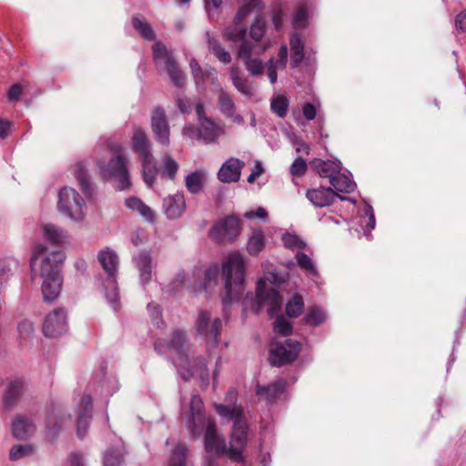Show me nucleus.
Here are the masks:
<instances>
[{
  "instance_id": "nucleus-64",
  "label": "nucleus",
  "mask_w": 466,
  "mask_h": 466,
  "mask_svg": "<svg viewBox=\"0 0 466 466\" xmlns=\"http://www.w3.org/2000/svg\"><path fill=\"white\" fill-rule=\"evenodd\" d=\"M282 17L283 12L280 8H277L274 10L272 15V22L275 25V28L279 30L282 26Z\"/></svg>"
},
{
  "instance_id": "nucleus-19",
  "label": "nucleus",
  "mask_w": 466,
  "mask_h": 466,
  "mask_svg": "<svg viewBox=\"0 0 466 466\" xmlns=\"http://www.w3.org/2000/svg\"><path fill=\"white\" fill-rule=\"evenodd\" d=\"M338 194L331 187H319L307 191V198L316 207L323 208L333 203Z\"/></svg>"
},
{
  "instance_id": "nucleus-7",
  "label": "nucleus",
  "mask_w": 466,
  "mask_h": 466,
  "mask_svg": "<svg viewBox=\"0 0 466 466\" xmlns=\"http://www.w3.org/2000/svg\"><path fill=\"white\" fill-rule=\"evenodd\" d=\"M57 207L60 212L75 221H81L85 217V201L78 192L72 187L61 189Z\"/></svg>"
},
{
  "instance_id": "nucleus-38",
  "label": "nucleus",
  "mask_w": 466,
  "mask_h": 466,
  "mask_svg": "<svg viewBox=\"0 0 466 466\" xmlns=\"http://www.w3.org/2000/svg\"><path fill=\"white\" fill-rule=\"evenodd\" d=\"M230 78L234 86L242 94L249 96L252 94V87L246 78L240 76V73L238 67H232L230 69Z\"/></svg>"
},
{
  "instance_id": "nucleus-43",
  "label": "nucleus",
  "mask_w": 466,
  "mask_h": 466,
  "mask_svg": "<svg viewBox=\"0 0 466 466\" xmlns=\"http://www.w3.org/2000/svg\"><path fill=\"white\" fill-rule=\"evenodd\" d=\"M218 106L219 110L222 112V114L226 116H233V111H236V106L233 102V99L224 90H220L219 92Z\"/></svg>"
},
{
  "instance_id": "nucleus-35",
  "label": "nucleus",
  "mask_w": 466,
  "mask_h": 466,
  "mask_svg": "<svg viewBox=\"0 0 466 466\" xmlns=\"http://www.w3.org/2000/svg\"><path fill=\"white\" fill-rule=\"evenodd\" d=\"M265 247L264 234L260 229H254L248 238L247 250L251 256H257Z\"/></svg>"
},
{
  "instance_id": "nucleus-44",
  "label": "nucleus",
  "mask_w": 466,
  "mask_h": 466,
  "mask_svg": "<svg viewBox=\"0 0 466 466\" xmlns=\"http://www.w3.org/2000/svg\"><path fill=\"white\" fill-rule=\"evenodd\" d=\"M324 311L317 306L310 307L305 315V323L311 326H318L325 320Z\"/></svg>"
},
{
  "instance_id": "nucleus-30",
  "label": "nucleus",
  "mask_w": 466,
  "mask_h": 466,
  "mask_svg": "<svg viewBox=\"0 0 466 466\" xmlns=\"http://www.w3.org/2000/svg\"><path fill=\"white\" fill-rule=\"evenodd\" d=\"M24 390V381L21 379H15L11 380L8 383V386L5 390L4 402L6 407L13 406L20 394Z\"/></svg>"
},
{
  "instance_id": "nucleus-48",
  "label": "nucleus",
  "mask_w": 466,
  "mask_h": 466,
  "mask_svg": "<svg viewBox=\"0 0 466 466\" xmlns=\"http://www.w3.org/2000/svg\"><path fill=\"white\" fill-rule=\"evenodd\" d=\"M75 175L83 191L87 192L89 188V176L86 165L83 162L76 163L75 166Z\"/></svg>"
},
{
  "instance_id": "nucleus-26",
  "label": "nucleus",
  "mask_w": 466,
  "mask_h": 466,
  "mask_svg": "<svg viewBox=\"0 0 466 466\" xmlns=\"http://www.w3.org/2000/svg\"><path fill=\"white\" fill-rule=\"evenodd\" d=\"M311 167L322 177H329V180L336 173L340 171V162L338 161H324L319 158H315L311 161Z\"/></svg>"
},
{
  "instance_id": "nucleus-11",
  "label": "nucleus",
  "mask_w": 466,
  "mask_h": 466,
  "mask_svg": "<svg viewBox=\"0 0 466 466\" xmlns=\"http://www.w3.org/2000/svg\"><path fill=\"white\" fill-rule=\"evenodd\" d=\"M266 50V47L261 48L258 45L252 44L248 41L241 43L238 50V57L244 60L246 69L252 76H261L264 72V65L259 58H252V55H260Z\"/></svg>"
},
{
  "instance_id": "nucleus-46",
  "label": "nucleus",
  "mask_w": 466,
  "mask_h": 466,
  "mask_svg": "<svg viewBox=\"0 0 466 466\" xmlns=\"http://www.w3.org/2000/svg\"><path fill=\"white\" fill-rule=\"evenodd\" d=\"M296 259L299 267L308 274L312 276H316L318 274L313 260L307 254L299 251L296 254Z\"/></svg>"
},
{
  "instance_id": "nucleus-55",
  "label": "nucleus",
  "mask_w": 466,
  "mask_h": 466,
  "mask_svg": "<svg viewBox=\"0 0 466 466\" xmlns=\"http://www.w3.org/2000/svg\"><path fill=\"white\" fill-rule=\"evenodd\" d=\"M246 29L238 27H227L224 31V37L229 41L239 42L245 41Z\"/></svg>"
},
{
  "instance_id": "nucleus-10",
  "label": "nucleus",
  "mask_w": 466,
  "mask_h": 466,
  "mask_svg": "<svg viewBox=\"0 0 466 466\" xmlns=\"http://www.w3.org/2000/svg\"><path fill=\"white\" fill-rule=\"evenodd\" d=\"M300 352V343L287 339L285 343H275L270 350V362L281 366L295 360Z\"/></svg>"
},
{
  "instance_id": "nucleus-58",
  "label": "nucleus",
  "mask_w": 466,
  "mask_h": 466,
  "mask_svg": "<svg viewBox=\"0 0 466 466\" xmlns=\"http://www.w3.org/2000/svg\"><path fill=\"white\" fill-rule=\"evenodd\" d=\"M307 170V163L302 157H298L290 167V174L292 176L300 177L305 174Z\"/></svg>"
},
{
  "instance_id": "nucleus-25",
  "label": "nucleus",
  "mask_w": 466,
  "mask_h": 466,
  "mask_svg": "<svg viewBox=\"0 0 466 466\" xmlns=\"http://www.w3.org/2000/svg\"><path fill=\"white\" fill-rule=\"evenodd\" d=\"M278 60L275 61L273 58L269 59L267 64V75L271 84L277 81V69L285 68L288 62V47L282 46L278 54Z\"/></svg>"
},
{
  "instance_id": "nucleus-14",
  "label": "nucleus",
  "mask_w": 466,
  "mask_h": 466,
  "mask_svg": "<svg viewBox=\"0 0 466 466\" xmlns=\"http://www.w3.org/2000/svg\"><path fill=\"white\" fill-rule=\"evenodd\" d=\"M151 128L157 142L164 147L169 146V126L163 108L157 107L153 110L151 116Z\"/></svg>"
},
{
  "instance_id": "nucleus-54",
  "label": "nucleus",
  "mask_w": 466,
  "mask_h": 466,
  "mask_svg": "<svg viewBox=\"0 0 466 466\" xmlns=\"http://www.w3.org/2000/svg\"><path fill=\"white\" fill-rule=\"evenodd\" d=\"M274 331L283 336H288L292 331L291 323L283 316H279L274 322Z\"/></svg>"
},
{
  "instance_id": "nucleus-28",
  "label": "nucleus",
  "mask_w": 466,
  "mask_h": 466,
  "mask_svg": "<svg viewBox=\"0 0 466 466\" xmlns=\"http://www.w3.org/2000/svg\"><path fill=\"white\" fill-rule=\"evenodd\" d=\"M98 261L100 262L104 270L110 276L114 277L117 265L118 258L117 255L110 249L101 250L98 254Z\"/></svg>"
},
{
  "instance_id": "nucleus-18",
  "label": "nucleus",
  "mask_w": 466,
  "mask_h": 466,
  "mask_svg": "<svg viewBox=\"0 0 466 466\" xmlns=\"http://www.w3.org/2000/svg\"><path fill=\"white\" fill-rule=\"evenodd\" d=\"M245 163L238 158L227 160L218 172V178L223 183L237 182L240 178Z\"/></svg>"
},
{
  "instance_id": "nucleus-4",
  "label": "nucleus",
  "mask_w": 466,
  "mask_h": 466,
  "mask_svg": "<svg viewBox=\"0 0 466 466\" xmlns=\"http://www.w3.org/2000/svg\"><path fill=\"white\" fill-rule=\"evenodd\" d=\"M108 152L110 154L108 163L102 159L96 162L101 176L106 179H116L119 190L128 188L131 185L127 170L128 158L124 153L123 147L119 144H111L108 147Z\"/></svg>"
},
{
  "instance_id": "nucleus-49",
  "label": "nucleus",
  "mask_w": 466,
  "mask_h": 466,
  "mask_svg": "<svg viewBox=\"0 0 466 466\" xmlns=\"http://www.w3.org/2000/svg\"><path fill=\"white\" fill-rule=\"evenodd\" d=\"M222 4L223 0H204L205 10L210 20L218 19Z\"/></svg>"
},
{
  "instance_id": "nucleus-6",
  "label": "nucleus",
  "mask_w": 466,
  "mask_h": 466,
  "mask_svg": "<svg viewBox=\"0 0 466 466\" xmlns=\"http://www.w3.org/2000/svg\"><path fill=\"white\" fill-rule=\"evenodd\" d=\"M152 49L156 66L167 71L174 85L179 87L183 86L185 84V76L178 68L177 62L167 47L160 42H157L154 44Z\"/></svg>"
},
{
  "instance_id": "nucleus-42",
  "label": "nucleus",
  "mask_w": 466,
  "mask_h": 466,
  "mask_svg": "<svg viewBox=\"0 0 466 466\" xmlns=\"http://www.w3.org/2000/svg\"><path fill=\"white\" fill-rule=\"evenodd\" d=\"M304 309V300L301 295L296 294L288 301L286 305V313L289 318L299 317Z\"/></svg>"
},
{
  "instance_id": "nucleus-59",
  "label": "nucleus",
  "mask_w": 466,
  "mask_h": 466,
  "mask_svg": "<svg viewBox=\"0 0 466 466\" xmlns=\"http://www.w3.org/2000/svg\"><path fill=\"white\" fill-rule=\"evenodd\" d=\"M17 329L21 338H28L34 331V326L31 321L25 319L18 324Z\"/></svg>"
},
{
  "instance_id": "nucleus-61",
  "label": "nucleus",
  "mask_w": 466,
  "mask_h": 466,
  "mask_svg": "<svg viewBox=\"0 0 466 466\" xmlns=\"http://www.w3.org/2000/svg\"><path fill=\"white\" fill-rule=\"evenodd\" d=\"M455 26L458 31L466 32V9L456 15Z\"/></svg>"
},
{
  "instance_id": "nucleus-24",
  "label": "nucleus",
  "mask_w": 466,
  "mask_h": 466,
  "mask_svg": "<svg viewBox=\"0 0 466 466\" xmlns=\"http://www.w3.org/2000/svg\"><path fill=\"white\" fill-rule=\"evenodd\" d=\"M11 431L16 439H25L35 432V426L27 417L17 416L12 422Z\"/></svg>"
},
{
  "instance_id": "nucleus-37",
  "label": "nucleus",
  "mask_w": 466,
  "mask_h": 466,
  "mask_svg": "<svg viewBox=\"0 0 466 466\" xmlns=\"http://www.w3.org/2000/svg\"><path fill=\"white\" fill-rule=\"evenodd\" d=\"M18 268L17 260L8 258L0 260V288H2Z\"/></svg>"
},
{
  "instance_id": "nucleus-9",
  "label": "nucleus",
  "mask_w": 466,
  "mask_h": 466,
  "mask_svg": "<svg viewBox=\"0 0 466 466\" xmlns=\"http://www.w3.org/2000/svg\"><path fill=\"white\" fill-rule=\"evenodd\" d=\"M267 284L264 279H259L257 285V309L258 312L264 306H268V313L269 316H274L281 308L282 298L279 291L275 289H267Z\"/></svg>"
},
{
  "instance_id": "nucleus-31",
  "label": "nucleus",
  "mask_w": 466,
  "mask_h": 466,
  "mask_svg": "<svg viewBox=\"0 0 466 466\" xmlns=\"http://www.w3.org/2000/svg\"><path fill=\"white\" fill-rule=\"evenodd\" d=\"M332 189L341 193H351L356 187V184L346 175L336 173L329 180Z\"/></svg>"
},
{
  "instance_id": "nucleus-51",
  "label": "nucleus",
  "mask_w": 466,
  "mask_h": 466,
  "mask_svg": "<svg viewBox=\"0 0 466 466\" xmlns=\"http://www.w3.org/2000/svg\"><path fill=\"white\" fill-rule=\"evenodd\" d=\"M186 458V446L182 444L177 445L172 453L170 466H185Z\"/></svg>"
},
{
  "instance_id": "nucleus-5",
  "label": "nucleus",
  "mask_w": 466,
  "mask_h": 466,
  "mask_svg": "<svg viewBox=\"0 0 466 466\" xmlns=\"http://www.w3.org/2000/svg\"><path fill=\"white\" fill-rule=\"evenodd\" d=\"M132 148L142 160L143 178L145 183L151 187L155 182L158 169L151 153L150 142L147 136L140 127H137L132 136Z\"/></svg>"
},
{
  "instance_id": "nucleus-53",
  "label": "nucleus",
  "mask_w": 466,
  "mask_h": 466,
  "mask_svg": "<svg viewBox=\"0 0 466 466\" xmlns=\"http://www.w3.org/2000/svg\"><path fill=\"white\" fill-rule=\"evenodd\" d=\"M282 241L284 246L289 249H303L306 247V243L299 237L294 234H285L282 238Z\"/></svg>"
},
{
  "instance_id": "nucleus-60",
  "label": "nucleus",
  "mask_w": 466,
  "mask_h": 466,
  "mask_svg": "<svg viewBox=\"0 0 466 466\" xmlns=\"http://www.w3.org/2000/svg\"><path fill=\"white\" fill-rule=\"evenodd\" d=\"M22 93H23V88L20 85H18V84L13 85L10 87L8 94H7L9 101H12V102L18 101L22 96Z\"/></svg>"
},
{
  "instance_id": "nucleus-20",
  "label": "nucleus",
  "mask_w": 466,
  "mask_h": 466,
  "mask_svg": "<svg viewBox=\"0 0 466 466\" xmlns=\"http://www.w3.org/2000/svg\"><path fill=\"white\" fill-rule=\"evenodd\" d=\"M92 414V400L89 396L81 399L78 405V417L76 422V431L80 438H83L86 432L89 420Z\"/></svg>"
},
{
  "instance_id": "nucleus-13",
  "label": "nucleus",
  "mask_w": 466,
  "mask_h": 466,
  "mask_svg": "<svg viewBox=\"0 0 466 466\" xmlns=\"http://www.w3.org/2000/svg\"><path fill=\"white\" fill-rule=\"evenodd\" d=\"M205 429V449L207 451L215 455H228V447H227L225 440L218 434L216 424L212 419H208L204 426Z\"/></svg>"
},
{
  "instance_id": "nucleus-39",
  "label": "nucleus",
  "mask_w": 466,
  "mask_h": 466,
  "mask_svg": "<svg viewBox=\"0 0 466 466\" xmlns=\"http://www.w3.org/2000/svg\"><path fill=\"white\" fill-rule=\"evenodd\" d=\"M309 17V7L307 4L301 3L298 5L293 15V25L295 28L303 29L308 25Z\"/></svg>"
},
{
  "instance_id": "nucleus-62",
  "label": "nucleus",
  "mask_w": 466,
  "mask_h": 466,
  "mask_svg": "<svg viewBox=\"0 0 466 466\" xmlns=\"http://www.w3.org/2000/svg\"><path fill=\"white\" fill-rule=\"evenodd\" d=\"M303 115L308 120H313L317 116V110L311 103H306L302 107Z\"/></svg>"
},
{
  "instance_id": "nucleus-16",
  "label": "nucleus",
  "mask_w": 466,
  "mask_h": 466,
  "mask_svg": "<svg viewBox=\"0 0 466 466\" xmlns=\"http://www.w3.org/2000/svg\"><path fill=\"white\" fill-rule=\"evenodd\" d=\"M191 417L189 419V428L195 436L199 435L204 430V426L209 418H206L203 413V401L198 395H193L190 400Z\"/></svg>"
},
{
  "instance_id": "nucleus-3",
  "label": "nucleus",
  "mask_w": 466,
  "mask_h": 466,
  "mask_svg": "<svg viewBox=\"0 0 466 466\" xmlns=\"http://www.w3.org/2000/svg\"><path fill=\"white\" fill-rule=\"evenodd\" d=\"M222 278L225 281V305L240 299L244 290L245 262L241 254L230 253L222 265Z\"/></svg>"
},
{
  "instance_id": "nucleus-40",
  "label": "nucleus",
  "mask_w": 466,
  "mask_h": 466,
  "mask_svg": "<svg viewBox=\"0 0 466 466\" xmlns=\"http://www.w3.org/2000/svg\"><path fill=\"white\" fill-rule=\"evenodd\" d=\"M177 162L168 154L162 157V168L160 174L162 177H167L170 180H174L178 170Z\"/></svg>"
},
{
  "instance_id": "nucleus-32",
  "label": "nucleus",
  "mask_w": 466,
  "mask_h": 466,
  "mask_svg": "<svg viewBox=\"0 0 466 466\" xmlns=\"http://www.w3.org/2000/svg\"><path fill=\"white\" fill-rule=\"evenodd\" d=\"M43 233L45 238L53 244H63L68 238L67 232L53 224H46L43 226Z\"/></svg>"
},
{
  "instance_id": "nucleus-52",
  "label": "nucleus",
  "mask_w": 466,
  "mask_h": 466,
  "mask_svg": "<svg viewBox=\"0 0 466 466\" xmlns=\"http://www.w3.org/2000/svg\"><path fill=\"white\" fill-rule=\"evenodd\" d=\"M289 102L288 99L283 96L274 97L271 101V109L279 116L283 117L287 114Z\"/></svg>"
},
{
  "instance_id": "nucleus-29",
  "label": "nucleus",
  "mask_w": 466,
  "mask_h": 466,
  "mask_svg": "<svg viewBox=\"0 0 466 466\" xmlns=\"http://www.w3.org/2000/svg\"><path fill=\"white\" fill-rule=\"evenodd\" d=\"M291 49V66H299L304 59V43L299 34H293L289 40Z\"/></svg>"
},
{
  "instance_id": "nucleus-57",
  "label": "nucleus",
  "mask_w": 466,
  "mask_h": 466,
  "mask_svg": "<svg viewBox=\"0 0 466 466\" xmlns=\"http://www.w3.org/2000/svg\"><path fill=\"white\" fill-rule=\"evenodd\" d=\"M123 461V456L118 451H107L104 459V466H119Z\"/></svg>"
},
{
  "instance_id": "nucleus-27",
  "label": "nucleus",
  "mask_w": 466,
  "mask_h": 466,
  "mask_svg": "<svg viewBox=\"0 0 466 466\" xmlns=\"http://www.w3.org/2000/svg\"><path fill=\"white\" fill-rule=\"evenodd\" d=\"M286 382L283 380H276L274 383L266 387L258 385L257 395L271 401L284 392Z\"/></svg>"
},
{
  "instance_id": "nucleus-56",
  "label": "nucleus",
  "mask_w": 466,
  "mask_h": 466,
  "mask_svg": "<svg viewBox=\"0 0 466 466\" xmlns=\"http://www.w3.org/2000/svg\"><path fill=\"white\" fill-rule=\"evenodd\" d=\"M243 5L239 7L238 10L235 17H234V24L236 25H240L244 19L249 15L251 8L255 6L254 3L250 2H242Z\"/></svg>"
},
{
  "instance_id": "nucleus-33",
  "label": "nucleus",
  "mask_w": 466,
  "mask_h": 466,
  "mask_svg": "<svg viewBox=\"0 0 466 466\" xmlns=\"http://www.w3.org/2000/svg\"><path fill=\"white\" fill-rule=\"evenodd\" d=\"M208 49L222 63L228 64L231 61L230 54L226 51L219 42L209 32L206 33Z\"/></svg>"
},
{
  "instance_id": "nucleus-12",
  "label": "nucleus",
  "mask_w": 466,
  "mask_h": 466,
  "mask_svg": "<svg viewBox=\"0 0 466 466\" xmlns=\"http://www.w3.org/2000/svg\"><path fill=\"white\" fill-rule=\"evenodd\" d=\"M66 329V313L63 309H56L46 316L43 325L45 336L56 338L64 334Z\"/></svg>"
},
{
  "instance_id": "nucleus-47",
  "label": "nucleus",
  "mask_w": 466,
  "mask_h": 466,
  "mask_svg": "<svg viewBox=\"0 0 466 466\" xmlns=\"http://www.w3.org/2000/svg\"><path fill=\"white\" fill-rule=\"evenodd\" d=\"M219 268L217 264L210 265L205 270L204 289L208 290L218 284Z\"/></svg>"
},
{
  "instance_id": "nucleus-23",
  "label": "nucleus",
  "mask_w": 466,
  "mask_h": 466,
  "mask_svg": "<svg viewBox=\"0 0 466 466\" xmlns=\"http://www.w3.org/2000/svg\"><path fill=\"white\" fill-rule=\"evenodd\" d=\"M133 260L139 272L140 282L142 284L148 283L152 277V258L150 255L140 252Z\"/></svg>"
},
{
  "instance_id": "nucleus-17",
  "label": "nucleus",
  "mask_w": 466,
  "mask_h": 466,
  "mask_svg": "<svg viewBox=\"0 0 466 466\" xmlns=\"http://www.w3.org/2000/svg\"><path fill=\"white\" fill-rule=\"evenodd\" d=\"M185 342H186V338H185L184 333L179 330H176L173 332L171 340L168 343H162L160 340H157L155 343V348L160 353H164L168 350H173L176 354L178 355L177 360H176L177 365L183 367L184 366V360H183L184 349H183V347H184Z\"/></svg>"
},
{
  "instance_id": "nucleus-1",
  "label": "nucleus",
  "mask_w": 466,
  "mask_h": 466,
  "mask_svg": "<svg viewBox=\"0 0 466 466\" xmlns=\"http://www.w3.org/2000/svg\"><path fill=\"white\" fill-rule=\"evenodd\" d=\"M65 259L66 255L61 250L47 253L46 247L41 244L34 248L31 258L32 278L39 277L43 279L42 293L46 301L52 302L60 293V268Z\"/></svg>"
},
{
  "instance_id": "nucleus-22",
  "label": "nucleus",
  "mask_w": 466,
  "mask_h": 466,
  "mask_svg": "<svg viewBox=\"0 0 466 466\" xmlns=\"http://www.w3.org/2000/svg\"><path fill=\"white\" fill-rule=\"evenodd\" d=\"M165 212L169 218H179L185 210L186 202L184 195L177 193L167 198L164 201Z\"/></svg>"
},
{
  "instance_id": "nucleus-63",
  "label": "nucleus",
  "mask_w": 466,
  "mask_h": 466,
  "mask_svg": "<svg viewBox=\"0 0 466 466\" xmlns=\"http://www.w3.org/2000/svg\"><path fill=\"white\" fill-rule=\"evenodd\" d=\"M245 218L252 219L254 218H258L261 219H265L268 217V212L263 208H258L256 211H248L244 215Z\"/></svg>"
},
{
  "instance_id": "nucleus-2",
  "label": "nucleus",
  "mask_w": 466,
  "mask_h": 466,
  "mask_svg": "<svg viewBox=\"0 0 466 466\" xmlns=\"http://www.w3.org/2000/svg\"><path fill=\"white\" fill-rule=\"evenodd\" d=\"M215 409L220 416L234 421L229 438L228 456L232 461H242L244 459L243 452L248 441V429L242 407L216 404Z\"/></svg>"
},
{
  "instance_id": "nucleus-15",
  "label": "nucleus",
  "mask_w": 466,
  "mask_h": 466,
  "mask_svg": "<svg viewBox=\"0 0 466 466\" xmlns=\"http://www.w3.org/2000/svg\"><path fill=\"white\" fill-rule=\"evenodd\" d=\"M197 330L199 334L208 339H212L215 345L218 344V338L220 334L222 322L220 319L216 318L211 321L210 313L201 311L196 323Z\"/></svg>"
},
{
  "instance_id": "nucleus-41",
  "label": "nucleus",
  "mask_w": 466,
  "mask_h": 466,
  "mask_svg": "<svg viewBox=\"0 0 466 466\" xmlns=\"http://www.w3.org/2000/svg\"><path fill=\"white\" fill-rule=\"evenodd\" d=\"M131 22L133 27L140 34L144 39L151 41L155 38V33L150 25L146 20L137 16H134Z\"/></svg>"
},
{
  "instance_id": "nucleus-36",
  "label": "nucleus",
  "mask_w": 466,
  "mask_h": 466,
  "mask_svg": "<svg viewBox=\"0 0 466 466\" xmlns=\"http://www.w3.org/2000/svg\"><path fill=\"white\" fill-rule=\"evenodd\" d=\"M205 183V173L203 171H195L188 174L185 184L187 189L192 194L199 193Z\"/></svg>"
},
{
  "instance_id": "nucleus-50",
  "label": "nucleus",
  "mask_w": 466,
  "mask_h": 466,
  "mask_svg": "<svg viewBox=\"0 0 466 466\" xmlns=\"http://www.w3.org/2000/svg\"><path fill=\"white\" fill-rule=\"evenodd\" d=\"M265 31H266L265 19L262 17H258L250 27L249 35L253 40H255L256 42H258L264 36Z\"/></svg>"
},
{
  "instance_id": "nucleus-8",
  "label": "nucleus",
  "mask_w": 466,
  "mask_h": 466,
  "mask_svg": "<svg viewBox=\"0 0 466 466\" xmlns=\"http://www.w3.org/2000/svg\"><path fill=\"white\" fill-rule=\"evenodd\" d=\"M241 232V222L234 216H228L219 220L210 232L211 238L218 242H230L237 238Z\"/></svg>"
},
{
  "instance_id": "nucleus-34",
  "label": "nucleus",
  "mask_w": 466,
  "mask_h": 466,
  "mask_svg": "<svg viewBox=\"0 0 466 466\" xmlns=\"http://www.w3.org/2000/svg\"><path fill=\"white\" fill-rule=\"evenodd\" d=\"M126 206L133 210L139 213L146 220H154V212L147 206L141 199L137 198H129L126 200Z\"/></svg>"
},
{
  "instance_id": "nucleus-21",
  "label": "nucleus",
  "mask_w": 466,
  "mask_h": 466,
  "mask_svg": "<svg viewBox=\"0 0 466 466\" xmlns=\"http://www.w3.org/2000/svg\"><path fill=\"white\" fill-rule=\"evenodd\" d=\"M223 134V128L214 123L210 118H204L199 122L198 137L206 143L216 141Z\"/></svg>"
},
{
  "instance_id": "nucleus-45",
  "label": "nucleus",
  "mask_w": 466,
  "mask_h": 466,
  "mask_svg": "<svg viewBox=\"0 0 466 466\" xmlns=\"http://www.w3.org/2000/svg\"><path fill=\"white\" fill-rule=\"evenodd\" d=\"M35 453L34 446L30 444L15 445L10 450V459L13 461L20 460L32 456Z\"/></svg>"
}]
</instances>
